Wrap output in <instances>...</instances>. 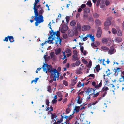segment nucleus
<instances>
[{
  "instance_id": "obj_1",
  "label": "nucleus",
  "mask_w": 124,
  "mask_h": 124,
  "mask_svg": "<svg viewBox=\"0 0 124 124\" xmlns=\"http://www.w3.org/2000/svg\"><path fill=\"white\" fill-rule=\"evenodd\" d=\"M50 33L51 35L49 37L48 40L46 41V42L49 43L50 42V43H51L53 44L54 43L53 42V40H54L55 41V43L56 44H57V46L58 44V41L59 42V44L61 45L62 39L60 37V30L57 31L56 32H55L53 31V30H52L50 32Z\"/></svg>"
},
{
  "instance_id": "obj_2",
  "label": "nucleus",
  "mask_w": 124,
  "mask_h": 124,
  "mask_svg": "<svg viewBox=\"0 0 124 124\" xmlns=\"http://www.w3.org/2000/svg\"><path fill=\"white\" fill-rule=\"evenodd\" d=\"M41 9L39 11V13L38 10L37 13L36 14L35 12H34L35 16V20L36 21L35 23L36 26H37L39 23L43 22L44 21L43 17L42 15L44 11L42 9V7L40 8Z\"/></svg>"
},
{
  "instance_id": "obj_3",
  "label": "nucleus",
  "mask_w": 124,
  "mask_h": 124,
  "mask_svg": "<svg viewBox=\"0 0 124 124\" xmlns=\"http://www.w3.org/2000/svg\"><path fill=\"white\" fill-rule=\"evenodd\" d=\"M50 77L51 79L49 80V83H52L53 81H55L56 78L57 80L58 79L59 72L56 69H53V70L50 71Z\"/></svg>"
},
{
  "instance_id": "obj_4",
  "label": "nucleus",
  "mask_w": 124,
  "mask_h": 124,
  "mask_svg": "<svg viewBox=\"0 0 124 124\" xmlns=\"http://www.w3.org/2000/svg\"><path fill=\"white\" fill-rule=\"evenodd\" d=\"M109 89L108 87H104L102 88V89L100 91L102 93V97H104L107 94V91Z\"/></svg>"
},
{
  "instance_id": "obj_5",
  "label": "nucleus",
  "mask_w": 124,
  "mask_h": 124,
  "mask_svg": "<svg viewBox=\"0 0 124 124\" xmlns=\"http://www.w3.org/2000/svg\"><path fill=\"white\" fill-rule=\"evenodd\" d=\"M112 19V17H109L107 18V20L104 23L105 26H108L111 23V20Z\"/></svg>"
},
{
  "instance_id": "obj_6",
  "label": "nucleus",
  "mask_w": 124,
  "mask_h": 124,
  "mask_svg": "<svg viewBox=\"0 0 124 124\" xmlns=\"http://www.w3.org/2000/svg\"><path fill=\"white\" fill-rule=\"evenodd\" d=\"M74 113V112L72 115H70L69 116H65L64 118L66 119V121L64 122L66 124H69L70 123L69 122V121L73 117V116H72Z\"/></svg>"
},
{
  "instance_id": "obj_7",
  "label": "nucleus",
  "mask_w": 124,
  "mask_h": 124,
  "mask_svg": "<svg viewBox=\"0 0 124 124\" xmlns=\"http://www.w3.org/2000/svg\"><path fill=\"white\" fill-rule=\"evenodd\" d=\"M68 27L65 24H64L62 25V28L61 29V32L62 33H64L68 29Z\"/></svg>"
},
{
  "instance_id": "obj_8",
  "label": "nucleus",
  "mask_w": 124,
  "mask_h": 124,
  "mask_svg": "<svg viewBox=\"0 0 124 124\" xmlns=\"http://www.w3.org/2000/svg\"><path fill=\"white\" fill-rule=\"evenodd\" d=\"M96 90V89L90 88L89 87L87 89V90L85 91V92H86V93H87V95H88L89 93H91L93 92H94Z\"/></svg>"
},
{
  "instance_id": "obj_9",
  "label": "nucleus",
  "mask_w": 124,
  "mask_h": 124,
  "mask_svg": "<svg viewBox=\"0 0 124 124\" xmlns=\"http://www.w3.org/2000/svg\"><path fill=\"white\" fill-rule=\"evenodd\" d=\"M101 33L102 31L101 28L98 27L96 33V36L98 38H100L101 36Z\"/></svg>"
},
{
  "instance_id": "obj_10",
  "label": "nucleus",
  "mask_w": 124,
  "mask_h": 124,
  "mask_svg": "<svg viewBox=\"0 0 124 124\" xmlns=\"http://www.w3.org/2000/svg\"><path fill=\"white\" fill-rule=\"evenodd\" d=\"M91 28L90 26L88 25H84L83 26L82 28V30L83 31L89 30Z\"/></svg>"
},
{
  "instance_id": "obj_11",
  "label": "nucleus",
  "mask_w": 124,
  "mask_h": 124,
  "mask_svg": "<svg viewBox=\"0 0 124 124\" xmlns=\"http://www.w3.org/2000/svg\"><path fill=\"white\" fill-rule=\"evenodd\" d=\"M95 25L96 26L99 27L101 25V21L98 19H96L95 21Z\"/></svg>"
},
{
  "instance_id": "obj_12",
  "label": "nucleus",
  "mask_w": 124,
  "mask_h": 124,
  "mask_svg": "<svg viewBox=\"0 0 124 124\" xmlns=\"http://www.w3.org/2000/svg\"><path fill=\"white\" fill-rule=\"evenodd\" d=\"M75 51L76 52L72 56L73 60L74 61L78 60L79 59L78 57L77 52L76 51Z\"/></svg>"
},
{
  "instance_id": "obj_13",
  "label": "nucleus",
  "mask_w": 124,
  "mask_h": 124,
  "mask_svg": "<svg viewBox=\"0 0 124 124\" xmlns=\"http://www.w3.org/2000/svg\"><path fill=\"white\" fill-rule=\"evenodd\" d=\"M116 50L114 49V47L111 46L110 47L109 50L108 51V52L110 54H113L115 52Z\"/></svg>"
},
{
  "instance_id": "obj_14",
  "label": "nucleus",
  "mask_w": 124,
  "mask_h": 124,
  "mask_svg": "<svg viewBox=\"0 0 124 124\" xmlns=\"http://www.w3.org/2000/svg\"><path fill=\"white\" fill-rule=\"evenodd\" d=\"M68 35L69 37H73L74 35V33L71 30H69L68 31Z\"/></svg>"
},
{
  "instance_id": "obj_15",
  "label": "nucleus",
  "mask_w": 124,
  "mask_h": 124,
  "mask_svg": "<svg viewBox=\"0 0 124 124\" xmlns=\"http://www.w3.org/2000/svg\"><path fill=\"white\" fill-rule=\"evenodd\" d=\"M88 21L91 23V24H93L94 22L93 18L92 17H89L87 18Z\"/></svg>"
},
{
  "instance_id": "obj_16",
  "label": "nucleus",
  "mask_w": 124,
  "mask_h": 124,
  "mask_svg": "<svg viewBox=\"0 0 124 124\" xmlns=\"http://www.w3.org/2000/svg\"><path fill=\"white\" fill-rule=\"evenodd\" d=\"M101 48L103 50V51H108L109 50V48L106 46H102L101 47Z\"/></svg>"
},
{
  "instance_id": "obj_17",
  "label": "nucleus",
  "mask_w": 124,
  "mask_h": 124,
  "mask_svg": "<svg viewBox=\"0 0 124 124\" xmlns=\"http://www.w3.org/2000/svg\"><path fill=\"white\" fill-rule=\"evenodd\" d=\"M86 36L88 37H89L90 39H91L92 41L94 42V41L95 38H94V36H93L92 34H87Z\"/></svg>"
},
{
  "instance_id": "obj_18",
  "label": "nucleus",
  "mask_w": 124,
  "mask_h": 124,
  "mask_svg": "<svg viewBox=\"0 0 124 124\" xmlns=\"http://www.w3.org/2000/svg\"><path fill=\"white\" fill-rule=\"evenodd\" d=\"M115 41L117 43L120 42L122 41V39L120 37H116L115 38Z\"/></svg>"
},
{
  "instance_id": "obj_19",
  "label": "nucleus",
  "mask_w": 124,
  "mask_h": 124,
  "mask_svg": "<svg viewBox=\"0 0 124 124\" xmlns=\"http://www.w3.org/2000/svg\"><path fill=\"white\" fill-rule=\"evenodd\" d=\"M102 80H101V82L98 85H96L95 86V88L96 89V90L101 87L102 86Z\"/></svg>"
},
{
  "instance_id": "obj_20",
  "label": "nucleus",
  "mask_w": 124,
  "mask_h": 124,
  "mask_svg": "<svg viewBox=\"0 0 124 124\" xmlns=\"http://www.w3.org/2000/svg\"><path fill=\"white\" fill-rule=\"evenodd\" d=\"M8 37L9 40L10 42H13L14 41V38L13 36H8Z\"/></svg>"
},
{
  "instance_id": "obj_21",
  "label": "nucleus",
  "mask_w": 124,
  "mask_h": 124,
  "mask_svg": "<svg viewBox=\"0 0 124 124\" xmlns=\"http://www.w3.org/2000/svg\"><path fill=\"white\" fill-rule=\"evenodd\" d=\"M50 55L51 58L52 59V60H54L55 59L54 52H51L50 54Z\"/></svg>"
},
{
  "instance_id": "obj_22",
  "label": "nucleus",
  "mask_w": 124,
  "mask_h": 124,
  "mask_svg": "<svg viewBox=\"0 0 124 124\" xmlns=\"http://www.w3.org/2000/svg\"><path fill=\"white\" fill-rule=\"evenodd\" d=\"M90 9L89 8H86L84 9V12L86 13H88L90 12Z\"/></svg>"
},
{
  "instance_id": "obj_23",
  "label": "nucleus",
  "mask_w": 124,
  "mask_h": 124,
  "mask_svg": "<svg viewBox=\"0 0 124 124\" xmlns=\"http://www.w3.org/2000/svg\"><path fill=\"white\" fill-rule=\"evenodd\" d=\"M80 108V107L79 106H76L75 107V108L74 109V111H73V112H75L74 110H75L76 112V113H77L79 111V109Z\"/></svg>"
},
{
  "instance_id": "obj_24",
  "label": "nucleus",
  "mask_w": 124,
  "mask_h": 124,
  "mask_svg": "<svg viewBox=\"0 0 124 124\" xmlns=\"http://www.w3.org/2000/svg\"><path fill=\"white\" fill-rule=\"evenodd\" d=\"M77 28L78 31H81V26L80 23L79 22L77 23Z\"/></svg>"
},
{
  "instance_id": "obj_25",
  "label": "nucleus",
  "mask_w": 124,
  "mask_h": 124,
  "mask_svg": "<svg viewBox=\"0 0 124 124\" xmlns=\"http://www.w3.org/2000/svg\"><path fill=\"white\" fill-rule=\"evenodd\" d=\"M100 92V91H99V92H97V93H95V92H93L92 94V95H93V98H95L97 97L99 94V93Z\"/></svg>"
},
{
  "instance_id": "obj_26",
  "label": "nucleus",
  "mask_w": 124,
  "mask_h": 124,
  "mask_svg": "<svg viewBox=\"0 0 124 124\" xmlns=\"http://www.w3.org/2000/svg\"><path fill=\"white\" fill-rule=\"evenodd\" d=\"M38 3H37L35 1L34 5V7L33 8V9L34 10V12H35L36 14V13L37 12V9H36V7L37 6V5Z\"/></svg>"
},
{
  "instance_id": "obj_27",
  "label": "nucleus",
  "mask_w": 124,
  "mask_h": 124,
  "mask_svg": "<svg viewBox=\"0 0 124 124\" xmlns=\"http://www.w3.org/2000/svg\"><path fill=\"white\" fill-rule=\"evenodd\" d=\"M48 112L50 113L52 115L51 118L52 119H53L54 118H55L57 116H56L55 113L53 114L50 111H49Z\"/></svg>"
},
{
  "instance_id": "obj_28",
  "label": "nucleus",
  "mask_w": 124,
  "mask_h": 124,
  "mask_svg": "<svg viewBox=\"0 0 124 124\" xmlns=\"http://www.w3.org/2000/svg\"><path fill=\"white\" fill-rule=\"evenodd\" d=\"M71 85L72 86H73L75 85L77 81L75 80L74 79H71Z\"/></svg>"
},
{
  "instance_id": "obj_29",
  "label": "nucleus",
  "mask_w": 124,
  "mask_h": 124,
  "mask_svg": "<svg viewBox=\"0 0 124 124\" xmlns=\"http://www.w3.org/2000/svg\"><path fill=\"white\" fill-rule=\"evenodd\" d=\"M93 15L94 18H98L99 16V15L96 13H94L93 14Z\"/></svg>"
},
{
  "instance_id": "obj_30",
  "label": "nucleus",
  "mask_w": 124,
  "mask_h": 124,
  "mask_svg": "<svg viewBox=\"0 0 124 124\" xmlns=\"http://www.w3.org/2000/svg\"><path fill=\"white\" fill-rule=\"evenodd\" d=\"M117 35L121 36L122 35V32L121 31L119 30H118L117 31Z\"/></svg>"
},
{
  "instance_id": "obj_31",
  "label": "nucleus",
  "mask_w": 124,
  "mask_h": 124,
  "mask_svg": "<svg viewBox=\"0 0 124 124\" xmlns=\"http://www.w3.org/2000/svg\"><path fill=\"white\" fill-rule=\"evenodd\" d=\"M61 52V49L60 48H59L58 49L56 50L55 51V54L56 55H58Z\"/></svg>"
},
{
  "instance_id": "obj_32",
  "label": "nucleus",
  "mask_w": 124,
  "mask_h": 124,
  "mask_svg": "<svg viewBox=\"0 0 124 124\" xmlns=\"http://www.w3.org/2000/svg\"><path fill=\"white\" fill-rule=\"evenodd\" d=\"M76 24V22L75 20H72L70 22V25L71 26H74Z\"/></svg>"
},
{
  "instance_id": "obj_33",
  "label": "nucleus",
  "mask_w": 124,
  "mask_h": 124,
  "mask_svg": "<svg viewBox=\"0 0 124 124\" xmlns=\"http://www.w3.org/2000/svg\"><path fill=\"white\" fill-rule=\"evenodd\" d=\"M86 4L89 7H91L92 6V4L90 0H88Z\"/></svg>"
},
{
  "instance_id": "obj_34",
  "label": "nucleus",
  "mask_w": 124,
  "mask_h": 124,
  "mask_svg": "<svg viewBox=\"0 0 124 124\" xmlns=\"http://www.w3.org/2000/svg\"><path fill=\"white\" fill-rule=\"evenodd\" d=\"M95 69L96 71L97 72H98L100 69V65L98 64L96 65L95 67Z\"/></svg>"
},
{
  "instance_id": "obj_35",
  "label": "nucleus",
  "mask_w": 124,
  "mask_h": 124,
  "mask_svg": "<svg viewBox=\"0 0 124 124\" xmlns=\"http://www.w3.org/2000/svg\"><path fill=\"white\" fill-rule=\"evenodd\" d=\"M47 68V70H48V72H50V71H51V70H53V69L52 68L51 65L49 67H48Z\"/></svg>"
},
{
  "instance_id": "obj_36",
  "label": "nucleus",
  "mask_w": 124,
  "mask_h": 124,
  "mask_svg": "<svg viewBox=\"0 0 124 124\" xmlns=\"http://www.w3.org/2000/svg\"><path fill=\"white\" fill-rule=\"evenodd\" d=\"M77 103L80 104L82 102V101L80 99V97L79 96H78L77 97Z\"/></svg>"
},
{
  "instance_id": "obj_37",
  "label": "nucleus",
  "mask_w": 124,
  "mask_h": 124,
  "mask_svg": "<svg viewBox=\"0 0 124 124\" xmlns=\"http://www.w3.org/2000/svg\"><path fill=\"white\" fill-rule=\"evenodd\" d=\"M121 69L120 68H117L116 69H115L114 70H115V73L116 74L117 73V74L120 71V70Z\"/></svg>"
},
{
  "instance_id": "obj_38",
  "label": "nucleus",
  "mask_w": 124,
  "mask_h": 124,
  "mask_svg": "<svg viewBox=\"0 0 124 124\" xmlns=\"http://www.w3.org/2000/svg\"><path fill=\"white\" fill-rule=\"evenodd\" d=\"M76 73L77 74H79L82 73V72L80 70L78 69L76 70Z\"/></svg>"
},
{
  "instance_id": "obj_39",
  "label": "nucleus",
  "mask_w": 124,
  "mask_h": 124,
  "mask_svg": "<svg viewBox=\"0 0 124 124\" xmlns=\"http://www.w3.org/2000/svg\"><path fill=\"white\" fill-rule=\"evenodd\" d=\"M71 109L70 108H67L65 111V112L66 114H68L70 113V111H71Z\"/></svg>"
},
{
  "instance_id": "obj_40",
  "label": "nucleus",
  "mask_w": 124,
  "mask_h": 124,
  "mask_svg": "<svg viewBox=\"0 0 124 124\" xmlns=\"http://www.w3.org/2000/svg\"><path fill=\"white\" fill-rule=\"evenodd\" d=\"M92 63L91 61H89V62L88 64L87 65V67L90 68L91 67L92 65Z\"/></svg>"
},
{
  "instance_id": "obj_41",
  "label": "nucleus",
  "mask_w": 124,
  "mask_h": 124,
  "mask_svg": "<svg viewBox=\"0 0 124 124\" xmlns=\"http://www.w3.org/2000/svg\"><path fill=\"white\" fill-rule=\"evenodd\" d=\"M39 79V78H36L35 80H33L31 81V83L32 84L34 82H35V83H37L38 80Z\"/></svg>"
},
{
  "instance_id": "obj_42",
  "label": "nucleus",
  "mask_w": 124,
  "mask_h": 124,
  "mask_svg": "<svg viewBox=\"0 0 124 124\" xmlns=\"http://www.w3.org/2000/svg\"><path fill=\"white\" fill-rule=\"evenodd\" d=\"M50 66H51L50 65H48L46 63H45L44 64V65H43L42 67L47 68L48 67H49Z\"/></svg>"
},
{
  "instance_id": "obj_43",
  "label": "nucleus",
  "mask_w": 124,
  "mask_h": 124,
  "mask_svg": "<svg viewBox=\"0 0 124 124\" xmlns=\"http://www.w3.org/2000/svg\"><path fill=\"white\" fill-rule=\"evenodd\" d=\"M63 83L65 86H68V83L65 80H63Z\"/></svg>"
},
{
  "instance_id": "obj_44",
  "label": "nucleus",
  "mask_w": 124,
  "mask_h": 124,
  "mask_svg": "<svg viewBox=\"0 0 124 124\" xmlns=\"http://www.w3.org/2000/svg\"><path fill=\"white\" fill-rule=\"evenodd\" d=\"M80 60L77 61L76 63V66H78L80 64Z\"/></svg>"
},
{
  "instance_id": "obj_45",
  "label": "nucleus",
  "mask_w": 124,
  "mask_h": 124,
  "mask_svg": "<svg viewBox=\"0 0 124 124\" xmlns=\"http://www.w3.org/2000/svg\"><path fill=\"white\" fill-rule=\"evenodd\" d=\"M112 32L114 34H115L117 32L116 29L114 28H112Z\"/></svg>"
},
{
  "instance_id": "obj_46",
  "label": "nucleus",
  "mask_w": 124,
  "mask_h": 124,
  "mask_svg": "<svg viewBox=\"0 0 124 124\" xmlns=\"http://www.w3.org/2000/svg\"><path fill=\"white\" fill-rule=\"evenodd\" d=\"M47 91H48L49 92L51 93V89L50 85H49L48 86L47 88Z\"/></svg>"
},
{
  "instance_id": "obj_47",
  "label": "nucleus",
  "mask_w": 124,
  "mask_h": 124,
  "mask_svg": "<svg viewBox=\"0 0 124 124\" xmlns=\"http://www.w3.org/2000/svg\"><path fill=\"white\" fill-rule=\"evenodd\" d=\"M102 42L103 43L106 42L108 41L107 39L106 38L102 39Z\"/></svg>"
},
{
  "instance_id": "obj_48",
  "label": "nucleus",
  "mask_w": 124,
  "mask_h": 124,
  "mask_svg": "<svg viewBox=\"0 0 124 124\" xmlns=\"http://www.w3.org/2000/svg\"><path fill=\"white\" fill-rule=\"evenodd\" d=\"M71 52V50L70 49L67 48L65 51V52L67 53H69Z\"/></svg>"
},
{
  "instance_id": "obj_49",
  "label": "nucleus",
  "mask_w": 124,
  "mask_h": 124,
  "mask_svg": "<svg viewBox=\"0 0 124 124\" xmlns=\"http://www.w3.org/2000/svg\"><path fill=\"white\" fill-rule=\"evenodd\" d=\"M105 2V5L106 6L108 5L109 4V2L108 0H104Z\"/></svg>"
},
{
  "instance_id": "obj_50",
  "label": "nucleus",
  "mask_w": 124,
  "mask_h": 124,
  "mask_svg": "<svg viewBox=\"0 0 124 124\" xmlns=\"http://www.w3.org/2000/svg\"><path fill=\"white\" fill-rule=\"evenodd\" d=\"M57 100H56L53 99L52 101V103L53 104H55L57 102Z\"/></svg>"
},
{
  "instance_id": "obj_51",
  "label": "nucleus",
  "mask_w": 124,
  "mask_h": 124,
  "mask_svg": "<svg viewBox=\"0 0 124 124\" xmlns=\"http://www.w3.org/2000/svg\"><path fill=\"white\" fill-rule=\"evenodd\" d=\"M82 61L83 62V63L85 64H86L88 63L87 61L85 60L84 59H82Z\"/></svg>"
},
{
  "instance_id": "obj_52",
  "label": "nucleus",
  "mask_w": 124,
  "mask_h": 124,
  "mask_svg": "<svg viewBox=\"0 0 124 124\" xmlns=\"http://www.w3.org/2000/svg\"><path fill=\"white\" fill-rule=\"evenodd\" d=\"M64 114V113H63L61 115V118L60 120V121L61 122H62L63 121V118H64V116H63V115Z\"/></svg>"
},
{
  "instance_id": "obj_53",
  "label": "nucleus",
  "mask_w": 124,
  "mask_h": 124,
  "mask_svg": "<svg viewBox=\"0 0 124 124\" xmlns=\"http://www.w3.org/2000/svg\"><path fill=\"white\" fill-rule=\"evenodd\" d=\"M63 38L65 39H66L67 38L68 36L66 34H64L63 35Z\"/></svg>"
},
{
  "instance_id": "obj_54",
  "label": "nucleus",
  "mask_w": 124,
  "mask_h": 124,
  "mask_svg": "<svg viewBox=\"0 0 124 124\" xmlns=\"http://www.w3.org/2000/svg\"><path fill=\"white\" fill-rule=\"evenodd\" d=\"M86 6L85 4H83L81 5L80 7L81 8H85Z\"/></svg>"
},
{
  "instance_id": "obj_55",
  "label": "nucleus",
  "mask_w": 124,
  "mask_h": 124,
  "mask_svg": "<svg viewBox=\"0 0 124 124\" xmlns=\"http://www.w3.org/2000/svg\"><path fill=\"white\" fill-rule=\"evenodd\" d=\"M101 0H98L97 1V3L96 4V6H98L100 4V2Z\"/></svg>"
},
{
  "instance_id": "obj_56",
  "label": "nucleus",
  "mask_w": 124,
  "mask_h": 124,
  "mask_svg": "<svg viewBox=\"0 0 124 124\" xmlns=\"http://www.w3.org/2000/svg\"><path fill=\"white\" fill-rule=\"evenodd\" d=\"M46 105L48 106H49V101L47 99L46 100Z\"/></svg>"
},
{
  "instance_id": "obj_57",
  "label": "nucleus",
  "mask_w": 124,
  "mask_h": 124,
  "mask_svg": "<svg viewBox=\"0 0 124 124\" xmlns=\"http://www.w3.org/2000/svg\"><path fill=\"white\" fill-rule=\"evenodd\" d=\"M66 21L67 23L70 20V17L68 16H67L66 17Z\"/></svg>"
},
{
  "instance_id": "obj_58",
  "label": "nucleus",
  "mask_w": 124,
  "mask_h": 124,
  "mask_svg": "<svg viewBox=\"0 0 124 124\" xmlns=\"http://www.w3.org/2000/svg\"><path fill=\"white\" fill-rule=\"evenodd\" d=\"M89 77H93V78H94L95 77V75L94 74H90L89 76Z\"/></svg>"
},
{
  "instance_id": "obj_59",
  "label": "nucleus",
  "mask_w": 124,
  "mask_h": 124,
  "mask_svg": "<svg viewBox=\"0 0 124 124\" xmlns=\"http://www.w3.org/2000/svg\"><path fill=\"white\" fill-rule=\"evenodd\" d=\"M99 101H96L95 102H92V105H95L96 103H97Z\"/></svg>"
},
{
  "instance_id": "obj_60",
  "label": "nucleus",
  "mask_w": 124,
  "mask_h": 124,
  "mask_svg": "<svg viewBox=\"0 0 124 124\" xmlns=\"http://www.w3.org/2000/svg\"><path fill=\"white\" fill-rule=\"evenodd\" d=\"M88 15L87 14H84L83 15L84 18H85L88 17Z\"/></svg>"
},
{
  "instance_id": "obj_61",
  "label": "nucleus",
  "mask_w": 124,
  "mask_h": 124,
  "mask_svg": "<svg viewBox=\"0 0 124 124\" xmlns=\"http://www.w3.org/2000/svg\"><path fill=\"white\" fill-rule=\"evenodd\" d=\"M87 36L86 37H84L83 39H82L83 40V41H85L87 39Z\"/></svg>"
},
{
  "instance_id": "obj_62",
  "label": "nucleus",
  "mask_w": 124,
  "mask_h": 124,
  "mask_svg": "<svg viewBox=\"0 0 124 124\" xmlns=\"http://www.w3.org/2000/svg\"><path fill=\"white\" fill-rule=\"evenodd\" d=\"M8 36L7 37H5V39L3 40V41H6L7 42L8 41Z\"/></svg>"
},
{
  "instance_id": "obj_63",
  "label": "nucleus",
  "mask_w": 124,
  "mask_h": 124,
  "mask_svg": "<svg viewBox=\"0 0 124 124\" xmlns=\"http://www.w3.org/2000/svg\"><path fill=\"white\" fill-rule=\"evenodd\" d=\"M84 50V47L83 46H81L80 50L81 53H83Z\"/></svg>"
},
{
  "instance_id": "obj_64",
  "label": "nucleus",
  "mask_w": 124,
  "mask_h": 124,
  "mask_svg": "<svg viewBox=\"0 0 124 124\" xmlns=\"http://www.w3.org/2000/svg\"><path fill=\"white\" fill-rule=\"evenodd\" d=\"M61 68L60 67H59L58 68L57 70V71H58V72H59L61 71Z\"/></svg>"
}]
</instances>
